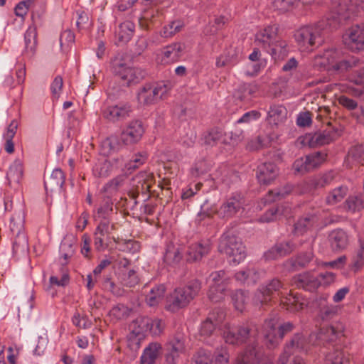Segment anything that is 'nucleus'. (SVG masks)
Returning a JSON list of instances; mask_svg holds the SVG:
<instances>
[{
  "instance_id": "nucleus-1",
  "label": "nucleus",
  "mask_w": 364,
  "mask_h": 364,
  "mask_svg": "<svg viewBox=\"0 0 364 364\" xmlns=\"http://www.w3.org/2000/svg\"><path fill=\"white\" fill-rule=\"evenodd\" d=\"M346 6L338 5V8L332 11V14L327 17L326 23L323 20L315 25L305 26L295 31L294 38L301 51H310L311 47L321 41L325 30L324 26L331 29H336L343 20L348 17L346 14Z\"/></svg>"
},
{
  "instance_id": "nucleus-2",
  "label": "nucleus",
  "mask_w": 364,
  "mask_h": 364,
  "mask_svg": "<svg viewBox=\"0 0 364 364\" xmlns=\"http://www.w3.org/2000/svg\"><path fill=\"white\" fill-rule=\"evenodd\" d=\"M255 43L276 60L284 59L289 53L287 43L277 36V28L273 26H267L257 32Z\"/></svg>"
},
{
  "instance_id": "nucleus-3",
  "label": "nucleus",
  "mask_w": 364,
  "mask_h": 364,
  "mask_svg": "<svg viewBox=\"0 0 364 364\" xmlns=\"http://www.w3.org/2000/svg\"><path fill=\"white\" fill-rule=\"evenodd\" d=\"M200 289L201 283L197 279L189 282L184 287L176 288L168 299L166 309L176 312L187 306L198 295Z\"/></svg>"
},
{
  "instance_id": "nucleus-4",
  "label": "nucleus",
  "mask_w": 364,
  "mask_h": 364,
  "mask_svg": "<svg viewBox=\"0 0 364 364\" xmlns=\"http://www.w3.org/2000/svg\"><path fill=\"white\" fill-rule=\"evenodd\" d=\"M112 211V205L109 203H106L104 207L98 208L97 217L102 218V219L94 232V245L98 252L104 251L108 247L111 234L115 229V225L105 216Z\"/></svg>"
},
{
  "instance_id": "nucleus-5",
  "label": "nucleus",
  "mask_w": 364,
  "mask_h": 364,
  "mask_svg": "<svg viewBox=\"0 0 364 364\" xmlns=\"http://www.w3.org/2000/svg\"><path fill=\"white\" fill-rule=\"evenodd\" d=\"M293 329L294 325L291 322L279 325V318L274 316L265 320L262 333L267 347L274 348L279 344L284 335Z\"/></svg>"
},
{
  "instance_id": "nucleus-6",
  "label": "nucleus",
  "mask_w": 364,
  "mask_h": 364,
  "mask_svg": "<svg viewBox=\"0 0 364 364\" xmlns=\"http://www.w3.org/2000/svg\"><path fill=\"white\" fill-rule=\"evenodd\" d=\"M219 251L226 255L230 264L237 265L246 257V248L240 239L225 233L220 238Z\"/></svg>"
},
{
  "instance_id": "nucleus-7",
  "label": "nucleus",
  "mask_w": 364,
  "mask_h": 364,
  "mask_svg": "<svg viewBox=\"0 0 364 364\" xmlns=\"http://www.w3.org/2000/svg\"><path fill=\"white\" fill-rule=\"evenodd\" d=\"M225 342L230 345L240 346L247 341H255L257 333L248 326L225 323L221 328Z\"/></svg>"
},
{
  "instance_id": "nucleus-8",
  "label": "nucleus",
  "mask_w": 364,
  "mask_h": 364,
  "mask_svg": "<svg viewBox=\"0 0 364 364\" xmlns=\"http://www.w3.org/2000/svg\"><path fill=\"white\" fill-rule=\"evenodd\" d=\"M230 282V275L224 270L213 272L209 275V290L208 296L213 302L223 301Z\"/></svg>"
},
{
  "instance_id": "nucleus-9",
  "label": "nucleus",
  "mask_w": 364,
  "mask_h": 364,
  "mask_svg": "<svg viewBox=\"0 0 364 364\" xmlns=\"http://www.w3.org/2000/svg\"><path fill=\"white\" fill-rule=\"evenodd\" d=\"M112 70L124 86L137 83L143 77L139 69L129 67L117 60L112 62Z\"/></svg>"
},
{
  "instance_id": "nucleus-10",
  "label": "nucleus",
  "mask_w": 364,
  "mask_h": 364,
  "mask_svg": "<svg viewBox=\"0 0 364 364\" xmlns=\"http://www.w3.org/2000/svg\"><path fill=\"white\" fill-rule=\"evenodd\" d=\"M168 90V87L164 83L156 85L146 84L137 93L138 102L144 105L154 104L158 99L164 97Z\"/></svg>"
},
{
  "instance_id": "nucleus-11",
  "label": "nucleus",
  "mask_w": 364,
  "mask_h": 364,
  "mask_svg": "<svg viewBox=\"0 0 364 364\" xmlns=\"http://www.w3.org/2000/svg\"><path fill=\"white\" fill-rule=\"evenodd\" d=\"M282 287V284L277 279H273L260 285L255 293L253 302L257 305L267 304L278 294Z\"/></svg>"
},
{
  "instance_id": "nucleus-12",
  "label": "nucleus",
  "mask_w": 364,
  "mask_h": 364,
  "mask_svg": "<svg viewBox=\"0 0 364 364\" xmlns=\"http://www.w3.org/2000/svg\"><path fill=\"white\" fill-rule=\"evenodd\" d=\"M245 200L239 193H234L222 203L217 211L218 215L223 218L235 216L242 209H245Z\"/></svg>"
},
{
  "instance_id": "nucleus-13",
  "label": "nucleus",
  "mask_w": 364,
  "mask_h": 364,
  "mask_svg": "<svg viewBox=\"0 0 364 364\" xmlns=\"http://www.w3.org/2000/svg\"><path fill=\"white\" fill-rule=\"evenodd\" d=\"M225 318V311L220 309L213 310L200 326V336L204 340L210 336L216 327L221 328Z\"/></svg>"
},
{
  "instance_id": "nucleus-14",
  "label": "nucleus",
  "mask_w": 364,
  "mask_h": 364,
  "mask_svg": "<svg viewBox=\"0 0 364 364\" xmlns=\"http://www.w3.org/2000/svg\"><path fill=\"white\" fill-rule=\"evenodd\" d=\"M132 112V106L129 103H119L105 107L102 110V114L105 119L117 122L126 119Z\"/></svg>"
},
{
  "instance_id": "nucleus-15",
  "label": "nucleus",
  "mask_w": 364,
  "mask_h": 364,
  "mask_svg": "<svg viewBox=\"0 0 364 364\" xmlns=\"http://www.w3.org/2000/svg\"><path fill=\"white\" fill-rule=\"evenodd\" d=\"M184 48V44L181 42L172 43L161 48L157 55L158 60L162 64L178 62L183 55Z\"/></svg>"
},
{
  "instance_id": "nucleus-16",
  "label": "nucleus",
  "mask_w": 364,
  "mask_h": 364,
  "mask_svg": "<svg viewBox=\"0 0 364 364\" xmlns=\"http://www.w3.org/2000/svg\"><path fill=\"white\" fill-rule=\"evenodd\" d=\"M144 133L143 123L140 120H132L124 129L121 139L126 145L134 144L139 142Z\"/></svg>"
},
{
  "instance_id": "nucleus-17",
  "label": "nucleus",
  "mask_w": 364,
  "mask_h": 364,
  "mask_svg": "<svg viewBox=\"0 0 364 364\" xmlns=\"http://www.w3.org/2000/svg\"><path fill=\"white\" fill-rule=\"evenodd\" d=\"M343 41L351 50H364V25L351 26L343 35Z\"/></svg>"
},
{
  "instance_id": "nucleus-18",
  "label": "nucleus",
  "mask_w": 364,
  "mask_h": 364,
  "mask_svg": "<svg viewBox=\"0 0 364 364\" xmlns=\"http://www.w3.org/2000/svg\"><path fill=\"white\" fill-rule=\"evenodd\" d=\"M168 353L166 361L168 364H177L181 355L186 353L185 339L183 336L173 337L167 343Z\"/></svg>"
},
{
  "instance_id": "nucleus-19",
  "label": "nucleus",
  "mask_w": 364,
  "mask_h": 364,
  "mask_svg": "<svg viewBox=\"0 0 364 364\" xmlns=\"http://www.w3.org/2000/svg\"><path fill=\"white\" fill-rule=\"evenodd\" d=\"M123 160L120 158L109 160L105 157L97 159L92 168V173L95 177L106 178L114 171L122 166Z\"/></svg>"
},
{
  "instance_id": "nucleus-20",
  "label": "nucleus",
  "mask_w": 364,
  "mask_h": 364,
  "mask_svg": "<svg viewBox=\"0 0 364 364\" xmlns=\"http://www.w3.org/2000/svg\"><path fill=\"white\" fill-rule=\"evenodd\" d=\"M235 364H274L273 361L257 350L255 346H247L238 355Z\"/></svg>"
},
{
  "instance_id": "nucleus-21",
  "label": "nucleus",
  "mask_w": 364,
  "mask_h": 364,
  "mask_svg": "<svg viewBox=\"0 0 364 364\" xmlns=\"http://www.w3.org/2000/svg\"><path fill=\"white\" fill-rule=\"evenodd\" d=\"M334 134L330 131L316 133H307L299 137V141L303 146L310 147L328 144L333 140Z\"/></svg>"
},
{
  "instance_id": "nucleus-22",
  "label": "nucleus",
  "mask_w": 364,
  "mask_h": 364,
  "mask_svg": "<svg viewBox=\"0 0 364 364\" xmlns=\"http://www.w3.org/2000/svg\"><path fill=\"white\" fill-rule=\"evenodd\" d=\"M291 282L296 287L309 291H314L320 287L319 279L310 272L295 275L292 278Z\"/></svg>"
},
{
  "instance_id": "nucleus-23",
  "label": "nucleus",
  "mask_w": 364,
  "mask_h": 364,
  "mask_svg": "<svg viewBox=\"0 0 364 364\" xmlns=\"http://www.w3.org/2000/svg\"><path fill=\"white\" fill-rule=\"evenodd\" d=\"M318 226V218L314 214L300 218L294 224V234L296 236L304 235Z\"/></svg>"
},
{
  "instance_id": "nucleus-24",
  "label": "nucleus",
  "mask_w": 364,
  "mask_h": 364,
  "mask_svg": "<svg viewBox=\"0 0 364 364\" xmlns=\"http://www.w3.org/2000/svg\"><path fill=\"white\" fill-rule=\"evenodd\" d=\"M339 53L335 49L325 50L323 53L317 55L313 62V65L318 69H333L336 60L338 59Z\"/></svg>"
},
{
  "instance_id": "nucleus-25",
  "label": "nucleus",
  "mask_w": 364,
  "mask_h": 364,
  "mask_svg": "<svg viewBox=\"0 0 364 364\" xmlns=\"http://www.w3.org/2000/svg\"><path fill=\"white\" fill-rule=\"evenodd\" d=\"M279 170L273 163H264L257 167V178L260 183L267 185L278 176Z\"/></svg>"
},
{
  "instance_id": "nucleus-26",
  "label": "nucleus",
  "mask_w": 364,
  "mask_h": 364,
  "mask_svg": "<svg viewBox=\"0 0 364 364\" xmlns=\"http://www.w3.org/2000/svg\"><path fill=\"white\" fill-rule=\"evenodd\" d=\"M210 251V245L207 242H198L189 245L187 251L188 261H198Z\"/></svg>"
},
{
  "instance_id": "nucleus-27",
  "label": "nucleus",
  "mask_w": 364,
  "mask_h": 364,
  "mask_svg": "<svg viewBox=\"0 0 364 364\" xmlns=\"http://www.w3.org/2000/svg\"><path fill=\"white\" fill-rule=\"evenodd\" d=\"M315 335H310L309 338H305L302 334L296 333L291 338L289 343V350L294 353L295 351L306 352L311 347V341Z\"/></svg>"
},
{
  "instance_id": "nucleus-28",
  "label": "nucleus",
  "mask_w": 364,
  "mask_h": 364,
  "mask_svg": "<svg viewBox=\"0 0 364 364\" xmlns=\"http://www.w3.org/2000/svg\"><path fill=\"white\" fill-rule=\"evenodd\" d=\"M282 305L287 311L296 312L303 309L306 303L300 296L289 294L287 296H282Z\"/></svg>"
},
{
  "instance_id": "nucleus-29",
  "label": "nucleus",
  "mask_w": 364,
  "mask_h": 364,
  "mask_svg": "<svg viewBox=\"0 0 364 364\" xmlns=\"http://www.w3.org/2000/svg\"><path fill=\"white\" fill-rule=\"evenodd\" d=\"M329 241L331 247L334 250H341L347 247L348 243V237L344 230L337 229L333 230L330 233Z\"/></svg>"
},
{
  "instance_id": "nucleus-30",
  "label": "nucleus",
  "mask_w": 364,
  "mask_h": 364,
  "mask_svg": "<svg viewBox=\"0 0 364 364\" xmlns=\"http://www.w3.org/2000/svg\"><path fill=\"white\" fill-rule=\"evenodd\" d=\"M346 162L350 166L364 164V146L357 144L351 146L348 152Z\"/></svg>"
},
{
  "instance_id": "nucleus-31",
  "label": "nucleus",
  "mask_w": 364,
  "mask_h": 364,
  "mask_svg": "<svg viewBox=\"0 0 364 364\" xmlns=\"http://www.w3.org/2000/svg\"><path fill=\"white\" fill-rule=\"evenodd\" d=\"M161 346L159 343H151L145 349L141 356V364H154L161 351Z\"/></svg>"
},
{
  "instance_id": "nucleus-32",
  "label": "nucleus",
  "mask_w": 364,
  "mask_h": 364,
  "mask_svg": "<svg viewBox=\"0 0 364 364\" xmlns=\"http://www.w3.org/2000/svg\"><path fill=\"white\" fill-rule=\"evenodd\" d=\"M289 208L281 205L277 207H272L267 210L259 219L261 223H270L279 219L282 216H287L289 213Z\"/></svg>"
},
{
  "instance_id": "nucleus-33",
  "label": "nucleus",
  "mask_w": 364,
  "mask_h": 364,
  "mask_svg": "<svg viewBox=\"0 0 364 364\" xmlns=\"http://www.w3.org/2000/svg\"><path fill=\"white\" fill-rule=\"evenodd\" d=\"M235 278L242 284L250 285L255 284L260 279V276L259 273L254 268H247L237 272Z\"/></svg>"
},
{
  "instance_id": "nucleus-34",
  "label": "nucleus",
  "mask_w": 364,
  "mask_h": 364,
  "mask_svg": "<svg viewBox=\"0 0 364 364\" xmlns=\"http://www.w3.org/2000/svg\"><path fill=\"white\" fill-rule=\"evenodd\" d=\"M151 324V318L146 316L136 318L130 325V329L133 334L141 338L149 331Z\"/></svg>"
},
{
  "instance_id": "nucleus-35",
  "label": "nucleus",
  "mask_w": 364,
  "mask_h": 364,
  "mask_svg": "<svg viewBox=\"0 0 364 364\" xmlns=\"http://www.w3.org/2000/svg\"><path fill=\"white\" fill-rule=\"evenodd\" d=\"M135 26L130 21H126L119 25L118 29L115 31L118 41L122 43L128 42L134 31Z\"/></svg>"
},
{
  "instance_id": "nucleus-36",
  "label": "nucleus",
  "mask_w": 364,
  "mask_h": 364,
  "mask_svg": "<svg viewBox=\"0 0 364 364\" xmlns=\"http://www.w3.org/2000/svg\"><path fill=\"white\" fill-rule=\"evenodd\" d=\"M117 279L121 285L126 287H134L139 283V277L134 269L122 270L118 273Z\"/></svg>"
},
{
  "instance_id": "nucleus-37",
  "label": "nucleus",
  "mask_w": 364,
  "mask_h": 364,
  "mask_svg": "<svg viewBox=\"0 0 364 364\" xmlns=\"http://www.w3.org/2000/svg\"><path fill=\"white\" fill-rule=\"evenodd\" d=\"M166 291L164 284H158L151 289L146 296V302L149 306H157L164 299Z\"/></svg>"
},
{
  "instance_id": "nucleus-38",
  "label": "nucleus",
  "mask_w": 364,
  "mask_h": 364,
  "mask_svg": "<svg viewBox=\"0 0 364 364\" xmlns=\"http://www.w3.org/2000/svg\"><path fill=\"white\" fill-rule=\"evenodd\" d=\"M23 164L21 160H15L9 166L6 174L7 179L10 184H18L23 176Z\"/></svg>"
},
{
  "instance_id": "nucleus-39",
  "label": "nucleus",
  "mask_w": 364,
  "mask_h": 364,
  "mask_svg": "<svg viewBox=\"0 0 364 364\" xmlns=\"http://www.w3.org/2000/svg\"><path fill=\"white\" fill-rule=\"evenodd\" d=\"M287 109L282 105H272L267 113V119L270 124H278L286 119Z\"/></svg>"
},
{
  "instance_id": "nucleus-40",
  "label": "nucleus",
  "mask_w": 364,
  "mask_h": 364,
  "mask_svg": "<svg viewBox=\"0 0 364 364\" xmlns=\"http://www.w3.org/2000/svg\"><path fill=\"white\" fill-rule=\"evenodd\" d=\"M160 21L161 18L159 17V11L157 9L154 8L145 10L143 12L141 17L139 18L140 26L145 29H149L151 24L156 22L159 23Z\"/></svg>"
},
{
  "instance_id": "nucleus-41",
  "label": "nucleus",
  "mask_w": 364,
  "mask_h": 364,
  "mask_svg": "<svg viewBox=\"0 0 364 364\" xmlns=\"http://www.w3.org/2000/svg\"><path fill=\"white\" fill-rule=\"evenodd\" d=\"M333 176L332 173H326L321 176L314 178L311 179L309 182H304L303 185L306 186L304 191L302 193H305L306 191H310L312 188H319L325 187L329 185L333 181Z\"/></svg>"
},
{
  "instance_id": "nucleus-42",
  "label": "nucleus",
  "mask_w": 364,
  "mask_h": 364,
  "mask_svg": "<svg viewBox=\"0 0 364 364\" xmlns=\"http://www.w3.org/2000/svg\"><path fill=\"white\" fill-rule=\"evenodd\" d=\"M36 29L34 26H29L24 34L25 52L29 55L35 53L36 48Z\"/></svg>"
},
{
  "instance_id": "nucleus-43",
  "label": "nucleus",
  "mask_w": 364,
  "mask_h": 364,
  "mask_svg": "<svg viewBox=\"0 0 364 364\" xmlns=\"http://www.w3.org/2000/svg\"><path fill=\"white\" fill-rule=\"evenodd\" d=\"M315 0H273V4L275 8L282 11H287L299 6L301 3L303 5H310Z\"/></svg>"
},
{
  "instance_id": "nucleus-44",
  "label": "nucleus",
  "mask_w": 364,
  "mask_h": 364,
  "mask_svg": "<svg viewBox=\"0 0 364 364\" xmlns=\"http://www.w3.org/2000/svg\"><path fill=\"white\" fill-rule=\"evenodd\" d=\"M325 364H350L348 357L341 350L328 352L324 359Z\"/></svg>"
},
{
  "instance_id": "nucleus-45",
  "label": "nucleus",
  "mask_w": 364,
  "mask_h": 364,
  "mask_svg": "<svg viewBox=\"0 0 364 364\" xmlns=\"http://www.w3.org/2000/svg\"><path fill=\"white\" fill-rule=\"evenodd\" d=\"M292 191V187L290 185H286L282 188L271 190L265 196L264 203H272L279 200L289 195Z\"/></svg>"
},
{
  "instance_id": "nucleus-46",
  "label": "nucleus",
  "mask_w": 364,
  "mask_h": 364,
  "mask_svg": "<svg viewBox=\"0 0 364 364\" xmlns=\"http://www.w3.org/2000/svg\"><path fill=\"white\" fill-rule=\"evenodd\" d=\"M28 250V240L25 232L16 234L13 242V252L14 255L24 254Z\"/></svg>"
},
{
  "instance_id": "nucleus-47",
  "label": "nucleus",
  "mask_w": 364,
  "mask_h": 364,
  "mask_svg": "<svg viewBox=\"0 0 364 364\" xmlns=\"http://www.w3.org/2000/svg\"><path fill=\"white\" fill-rule=\"evenodd\" d=\"M184 26V23L181 20H175L164 26L160 31V36L165 38H171L178 33Z\"/></svg>"
},
{
  "instance_id": "nucleus-48",
  "label": "nucleus",
  "mask_w": 364,
  "mask_h": 364,
  "mask_svg": "<svg viewBox=\"0 0 364 364\" xmlns=\"http://www.w3.org/2000/svg\"><path fill=\"white\" fill-rule=\"evenodd\" d=\"M232 301L236 310L242 312L249 301L247 292L237 290L232 294Z\"/></svg>"
},
{
  "instance_id": "nucleus-49",
  "label": "nucleus",
  "mask_w": 364,
  "mask_h": 364,
  "mask_svg": "<svg viewBox=\"0 0 364 364\" xmlns=\"http://www.w3.org/2000/svg\"><path fill=\"white\" fill-rule=\"evenodd\" d=\"M348 193V188L346 186H338L332 190L326 196V203L328 205H334L341 202Z\"/></svg>"
},
{
  "instance_id": "nucleus-50",
  "label": "nucleus",
  "mask_w": 364,
  "mask_h": 364,
  "mask_svg": "<svg viewBox=\"0 0 364 364\" xmlns=\"http://www.w3.org/2000/svg\"><path fill=\"white\" fill-rule=\"evenodd\" d=\"M323 331L326 335V338L328 341H333L343 336L344 326L341 323H336L323 328Z\"/></svg>"
},
{
  "instance_id": "nucleus-51",
  "label": "nucleus",
  "mask_w": 364,
  "mask_h": 364,
  "mask_svg": "<svg viewBox=\"0 0 364 364\" xmlns=\"http://www.w3.org/2000/svg\"><path fill=\"white\" fill-rule=\"evenodd\" d=\"M358 64L359 60L355 57H350L340 61L337 60L333 65V70L338 72L348 71L356 68Z\"/></svg>"
},
{
  "instance_id": "nucleus-52",
  "label": "nucleus",
  "mask_w": 364,
  "mask_h": 364,
  "mask_svg": "<svg viewBox=\"0 0 364 364\" xmlns=\"http://www.w3.org/2000/svg\"><path fill=\"white\" fill-rule=\"evenodd\" d=\"M346 204L351 212L360 211L364 209V197L362 194L350 196L346 200Z\"/></svg>"
},
{
  "instance_id": "nucleus-53",
  "label": "nucleus",
  "mask_w": 364,
  "mask_h": 364,
  "mask_svg": "<svg viewBox=\"0 0 364 364\" xmlns=\"http://www.w3.org/2000/svg\"><path fill=\"white\" fill-rule=\"evenodd\" d=\"M126 178L124 174L116 176L105 184L104 191L109 194L116 193L124 185Z\"/></svg>"
},
{
  "instance_id": "nucleus-54",
  "label": "nucleus",
  "mask_w": 364,
  "mask_h": 364,
  "mask_svg": "<svg viewBox=\"0 0 364 364\" xmlns=\"http://www.w3.org/2000/svg\"><path fill=\"white\" fill-rule=\"evenodd\" d=\"M341 307L336 304H327L320 306L319 316L323 320H329L336 316Z\"/></svg>"
},
{
  "instance_id": "nucleus-55",
  "label": "nucleus",
  "mask_w": 364,
  "mask_h": 364,
  "mask_svg": "<svg viewBox=\"0 0 364 364\" xmlns=\"http://www.w3.org/2000/svg\"><path fill=\"white\" fill-rule=\"evenodd\" d=\"M213 355L207 350L200 349L192 358L191 364H213Z\"/></svg>"
},
{
  "instance_id": "nucleus-56",
  "label": "nucleus",
  "mask_w": 364,
  "mask_h": 364,
  "mask_svg": "<svg viewBox=\"0 0 364 364\" xmlns=\"http://www.w3.org/2000/svg\"><path fill=\"white\" fill-rule=\"evenodd\" d=\"M314 258L312 251H309L299 255L295 259L289 261L293 268L305 267Z\"/></svg>"
},
{
  "instance_id": "nucleus-57",
  "label": "nucleus",
  "mask_w": 364,
  "mask_h": 364,
  "mask_svg": "<svg viewBox=\"0 0 364 364\" xmlns=\"http://www.w3.org/2000/svg\"><path fill=\"white\" fill-rule=\"evenodd\" d=\"M213 364H228L230 354L226 346H221L217 348L213 355Z\"/></svg>"
},
{
  "instance_id": "nucleus-58",
  "label": "nucleus",
  "mask_w": 364,
  "mask_h": 364,
  "mask_svg": "<svg viewBox=\"0 0 364 364\" xmlns=\"http://www.w3.org/2000/svg\"><path fill=\"white\" fill-rule=\"evenodd\" d=\"M75 248L73 245L68 241H63L60 245V258L63 259V264H66L68 260L73 256Z\"/></svg>"
},
{
  "instance_id": "nucleus-59",
  "label": "nucleus",
  "mask_w": 364,
  "mask_h": 364,
  "mask_svg": "<svg viewBox=\"0 0 364 364\" xmlns=\"http://www.w3.org/2000/svg\"><path fill=\"white\" fill-rule=\"evenodd\" d=\"M147 159V154L146 152H139L136 154L132 159H131L126 165L127 171L132 172L143 165Z\"/></svg>"
},
{
  "instance_id": "nucleus-60",
  "label": "nucleus",
  "mask_w": 364,
  "mask_h": 364,
  "mask_svg": "<svg viewBox=\"0 0 364 364\" xmlns=\"http://www.w3.org/2000/svg\"><path fill=\"white\" fill-rule=\"evenodd\" d=\"M65 174L60 168H55L50 177L49 183L53 188H62L65 183Z\"/></svg>"
},
{
  "instance_id": "nucleus-61",
  "label": "nucleus",
  "mask_w": 364,
  "mask_h": 364,
  "mask_svg": "<svg viewBox=\"0 0 364 364\" xmlns=\"http://www.w3.org/2000/svg\"><path fill=\"white\" fill-rule=\"evenodd\" d=\"M181 259V255L178 248L174 246L168 247L164 256V262L168 265L178 263Z\"/></svg>"
},
{
  "instance_id": "nucleus-62",
  "label": "nucleus",
  "mask_w": 364,
  "mask_h": 364,
  "mask_svg": "<svg viewBox=\"0 0 364 364\" xmlns=\"http://www.w3.org/2000/svg\"><path fill=\"white\" fill-rule=\"evenodd\" d=\"M326 155L324 153L318 151L306 156L308 164L312 171L319 166L325 160Z\"/></svg>"
},
{
  "instance_id": "nucleus-63",
  "label": "nucleus",
  "mask_w": 364,
  "mask_h": 364,
  "mask_svg": "<svg viewBox=\"0 0 364 364\" xmlns=\"http://www.w3.org/2000/svg\"><path fill=\"white\" fill-rule=\"evenodd\" d=\"M223 136V132L221 129L218 128L212 129L205 136V142L208 145L213 146L219 141H222Z\"/></svg>"
},
{
  "instance_id": "nucleus-64",
  "label": "nucleus",
  "mask_w": 364,
  "mask_h": 364,
  "mask_svg": "<svg viewBox=\"0 0 364 364\" xmlns=\"http://www.w3.org/2000/svg\"><path fill=\"white\" fill-rule=\"evenodd\" d=\"M9 226L14 235L25 232L23 219L20 214L16 215L11 218Z\"/></svg>"
}]
</instances>
